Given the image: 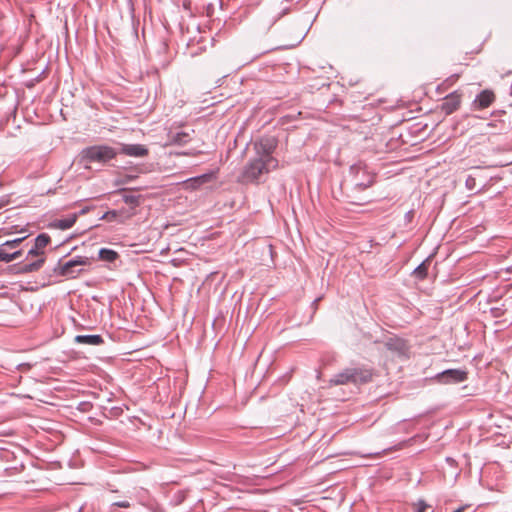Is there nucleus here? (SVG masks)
Masks as SVG:
<instances>
[{
  "instance_id": "f257e3e1",
  "label": "nucleus",
  "mask_w": 512,
  "mask_h": 512,
  "mask_svg": "<svg viewBox=\"0 0 512 512\" xmlns=\"http://www.w3.org/2000/svg\"><path fill=\"white\" fill-rule=\"evenodd\" d=\"M371 378L370 369L363 366H350L334 374L329 380V385L363 384L369 382Z\"/></svg>"
},
{
  "instance_id": "f03ea898",
  "label": "nucleus",
  "mask_w": 512,
  "mask_h": 512,
  "mask_svg": "<svg viewBox=\"0 0 512 512\" xmlns=\"http://www.w3.org/2000/svg\"><path fill=\"white\" fill-rule=\"evenodd\" d=\"M278 166L277 159H263L254 157L243 168L241 178L243 182H257L261 176L270 173Z\"/></svg>"
},
{
  "instance_id": "7ed1b4c3",
  "label": "nucleus",
  "mask_w": 512,
  "mask_h": 512,
  "mask_svg": "<svg viewBox=\"0 0 512 512\" xmlns=\"http://www.w3.org/2000/svg\"><path fill=\"white\" fill-rule=\"evenodd\" d=\"M117 151L107 145H94L82 150L81 160L88 163L105 164L116 157Z\"/></svg>"
},
{
  "instance_id": "20e7f679",
  "label": "nucleus",
  "mask_w": 512,
  "mask_h": 512,
  "mask_svg": "<svg viewBox=\"0 0 512 512\" xmlns=\"http://www.w3.org/2000/svg\"><path fill=\"white\" fill-rule=\"evenodd\" d=\"M90 264V259L85 256H76L64 263H59L55 268V272L61 276L75 278L81 270L76 268L79 266H86Z\"/></svg>"
},
{
  "instance_id": "39448f33",
  "label": "nucleus",
  "mask_w": 512,
  "mask_h": 512,
  "mask_svg": "<svg viewBox=\"0 0 512 512\" xmlns=\"http://www.w3.org/2000/svg\"><path fill=\"white\" fill-rule=\"evenodd\" d=\"M44 252L36 249L34 245L27 253L26 260L30 262L23 263L19 266L18 272L20 273H31L38 271L44 264L45 258L43 257Z\"/></svg>"
},
{
  "instance_id": "423d86ee",
  "label": "nucleus",
  "mask_w": 512,
  "mask_h": 512,
  "mask_svg": "<svg viewBox=\"0 0 512 512\" xmlns=\"http://www.w3.org/2000/svg\"><path fill=\"white\" fill-rule=\"evenodd\" d=\"M435 379L441 384H456L467 379V372L461 369H447L438 373Z\"/></svg>"
},
{
  "instance_id": "0eeeda50",
  "label": "nucleus",
  "mask_w": 512,
  "mask_h": 512,
  "mask_svg": "<svg viewBox=\"0 0 512 512\" xmlns=\"http://www.w3.org/2000/svg\"><path fill=\"white\" fill-rule=\"evenodd\" d=\"M254 148L256 151L255 157H260L265 160L275 159L272 156V153L275 149V141L273 139H269V138L261 139V140L255 142Z\"/></svg>"
},
{
  "instance_id": "6e6552de",
  "label": "nucleus",
  "mask_w": 512,
  "mask_h": 512,
  "mask_svg": "<svg viewBox=\"0 0 512 512\" xmlns=\"http://www.w3.org/2000/svg\"><path fill=\"white\" fill-rule=\"evenodd\" d=\"M461 94L458 91H454L444 98L441 104V110L446 114L450 115L455 112L461 104Z\"/></svg>"
},
{
  "instance_id": "1a4fd4ad",
  "label": "nucleus",
  "mask_w": 512,
  "mask_h": 512,
  "mask_svg": "<svg viewBox=\"0 0 512 512\" xmlns=\"http://www.w3.org/2000/svg\"><path fill=\"white\" fill-rule=\"evenodd\" d=\"M120 152L132 157H144L148 149L142 144H122Z\"/></svg>"
},
{
  "instance_id": "9d476101",
  "label": "nucleus",
  "mask_w": 512,
  "mask_h": 512,
  "mask_svg": "<svg viewBox=\"0 0 512 512\" xmlns=\"http://www.w3.org/2000/svg\"><path fill=\"white\" fill-rule=\"evenodd\" d=\"M134 215V212H127L125 210H110L104 213L100 219L101 220H107V221H120L124 222L126 219L130 218Z\"/></svg>"
},
{
  "instance_id": "9b49d317",
  "label": "nucleus",
  "mask_w": 512,
  "mask_h": 512,
  "mask_svg": "<svg viewBox=\"0 0 512 512\" xmlns=\"http://www.w3.org/2000/svg\"><path fill=\"white\" fill-rule=\"evenodd\" d=\"M78 218V214L74 213L67 218L55 219L50 223V227L59 230H67L74 226Z\"/></svg>"
},
{
  "instance_id": "f8f14e48",
  "label": "nucleus",
  "mask_w": 512,
  "mask_h": 512,
  "mask_svg": "<svg viewBox=\"0 0 512 512\" xmlns=\"http://www.w3.org/2000/svg\"><path fill=\"white\" fill-rule=\"evenodd\" d=\"M494 100V93L490 90H484L476 97L474 103L478 106V108L484 109L489 107Z\"/></svg>"
},
{
  "instance_id": "ddd939ff",
  "label": "nucleus",
  "mask_w": 512,
  "mask_h": 512,
  "mask_svg": "<svg viewBox=\"0 0 512 512\" xmlns=\"http://www.w3.org/2000/svg\"><path fill=\"white\" fill-rule=\"evenodd\" d=\"M74 341L78 344L99 346L103 344L104 340L100 335H77Z\"/></svg>"
},
{
  "instance_id": "4468645a",
  "label": "nucleus",
  "mask_w": 512,
  "mask_h": 512,
  "mask_svg": "<svg viewBox=\"0 0 512 512\" xmlns=\"http://www.w3.org/2000/svg\"><path fill=\"white\" fill-rule=\"evenodd\" d=\"M385 346L387 349L397 353H403L405 350V342L399 338H389L386 341Z\"/></svg>"
},
{
  "instance_id": "2eb2a0df",
  "label": "nucleus",
  "mask_w": 512,
  "mask_h": 512,
  "mask_svg": "<svg viewBox=\"0 0 512 512\" xmlns=\"http://www.w3.org/2000/svg\"><path fill=\"white\" fill-rule=\"evenodd\" d=\"M21 254V250H17L15 252L10 253L8 252L7 247H4L3 245L0 246V261L8 263L18 259L21 256Z\"/></svg>"
},
{
  "instance_id": "dca6fc26",
  "label": "nucleus",
  "mask_w": 512,
  "mask_h": 512,
  "mask_svg": "<svg viewBox=\"0 0 512 512\" xmlns=\"http://www.w3.org/2000/svg\"><path fill=\"white\" fill-rule=\"evenodd\" d=\"M190 140V136L186 132H177L175 134H171L169 136L170 144L183 145L186 144Z\"/></svg>"
},
{
  "instance_id": "f3484780",
  "label": "nucleus",
  "mask_w": 512,
  "mask_h": 512,
  "mask_svg": "<svg viewBox=\"0 0 512 512\" xmlns=\"http://www.w3.org/2000/svg\"><path fill=\"white\" fill-rule=\"evenodd\" d=\"M98 255L102 261H106V262H113L118 258V253L116 251H114L112 249H108V248H101L99 250Z\"/></svg>"
},
{
  "instance_id": "a211bd4d",
  "label": "nucleus",
  "mask_w": 512,
  "mask_h": 512,
  "mask_svg": "<svg viewBox=\"0 0 512 512\" xmlns=\"http://www.w3.org/2000/svg\"><path fill=\"white\" fill-rule=\"evenodd\" d=\"M49 242L50 237L47 234L42 233L35 238L34 245L36 246V249L43 251V249L49 244Z\"/></svg>"
},
{
  "instance_id": "6ab92c4d",
  "label": "nucleus",
  "mask_w": 512,
  "mask_h": 512,
  "mask_svg": "<svg viewBox=\"0 0 512 512\" xmlns=\"http://www.w3.org/2000/svg\"><path fill=\"white\" fill-rule=\"evenodd\" d=\"M208 179H209V175L204 174V175H201V176H198V177H194V178H191V179L187 180L186 184L188 186H191V187L195 188V187H197V186L207 182Z\"/></svg>"
},
{
  "instance_id": "aec40b11",
  "label": "nucleus",
  "mask_w": 512,
  "mask_h": 512,
  "mask_svg": "<svg viewBox=\"0 0 512 512\" xmlns=\"http://www.w3.org/2000/svg\"><path fill=\"white\" fill-rule=\"evenodd\" d=\"M123 201L130 205L133 208L139 205V196L132 195V194H125L123 196Z\"/></svg>"
},
{
  "instance_id": "412c9836",
  "label": "nucleus",
  "mask_w": 512,
  "mask_h": 512,
  "mask_svg": "<svg viewBox=\"0 0 512 512\" xmlns=\"http://www.w3.org/2000/svg\"><path fill=\"white\" fill-rule=\"evenodd\" d=\"M413 274L419 278V279H423L426 277L427 275V265L425 264V262L421 263L420 265H418L414 271H413Z\"/></svg>"
},
{
  "instance_id": "4be33fe9",
  "label": "nucleus",
  "mask_w": 512,
  "mask_h": 512,
  "mask_svg": "<svg viewBox=\"0 0 512 512\" xmlns=\"http://www.w3.org/2000/svg\"><path fill=\"white\" fill-rule=\"evenodd\" d=\"M465 186L466 188L469 190V191H473L477 188V185H476V177L475 176H472V175H469L467 178H466V181H465Z\"/></svg>"
},
{
  "instance_id": "5701e85b",
  "label": "nucleus",
  "mask_w": 512,
  "mask_h": 512,
  "mask_svg": "<svg viewBox=\"0 0 512 512\" xmlns=\"http://www.w3.org/2000/svg\"><path fill=\"white\" fill-rule=\"evenodd\" d=\"M25 239V237H22V238H16L14 240H10V241H6L5 243H3L2 245L4 247H7V248H16L23 240Z\"/></svg>"
},
{
  "instance_id": "b1692460",
  "label": "nucleus",
  "mask_w": 512,
  "mask_h": 512,
  "mask_svg": "<svg viewBox=\"0 0 512 512\" xmlns=\"http://www.w3.org/2000/svg\"><path fill=\"white\" fill-rule=\"evenodd\" d=\"M428 505L424 501H419L415 512H425Z\"/></svg>"
},
{
  "instance_id": "393cba45",
  "label": "nucleus",
  "mask_w": 512,
  "mask_h": 512,
  "mask_svg": "<svg viewBox=\"0 0 512 512\" xmlns=\"http://www.w3.org/2000/svg\"><path fill=\"white\" fill-rule=\"evenodd\" d=\"M114 505L121 507V508H129L130 507V503L128 501H119V502H116Z\"/></svg>"
},
{
  "instance_id": "a878e982",
  "label": "nucleus",
  "mask_w": 512,
  "mask_h": 512,
  "mask_svg": "<svg viewBox=\"0 0 512 512\" xmlns=\"http://www.w3.org/2000/svg\"><path fill=\"white\" fill-rule=\"evenodd\" d=\"M372 179H370L367 183H356L357 187H360L361 189H365L369 187L372 184Z\"/></svg>"
},
{
  "instance_id": "bb28decb",
  "label": "nucleus",
  "mask_w": 512,
  "mask_h": 512,
  "mask_svg": "<svg viewBox=\"0 0 512 512\" xmlns=\"http://www.w3.org/2000/svg\"><path fill=\"white\" fill-rule=\"evenodd\" d=\"M469 509H470V505H463V506H460L459 508H457L453 512H467Z\"/></svg>"
},
{
  "instance_id": "cd10ccee",
  "label": "nucleus",
  "mask_w": 512,
  "mask_h": 512,
  "mask_svg": "<svg viewBox=\"0 0 512 512\" xmlns=\"http://www.w3.org/2000/svg\"><path fill=\"white\" fill-rule=\"evenodd\" d=\"M88 211H89V207H84L83 209H81V210H80V212L78 213V215H84V214H86Z\"/></svg>"
},
{
  "instance_id": "c85d7f7f",
  "label": "nucleus",
  "mask_w": 512,
  "mask_h": 512,
  "mask_svg": "<svg viewBox=\"0 0 512 512\" xmlns=\"http://www.w3.org/2000/svg\"><path fill=\"white\" fill-rule=\"evenodd\" d=\"M446 461H447L450 465H454V463H455V460H454L452 457H446Z\"/></svg>"
},
{
  "instance_id": "c756f323",
  "label": "nucleus",
  "mask_w": 512,
  "mask_h": 512,
  "mask_svg": "<svg viewBox=\"0 0 512 512\" xmlns=\"http://www.w3.org/2000/svg\"><path fill=\"white\" fill-rule=\"evenodd\" d=\"M418 439H419V437L411 439L413 442H412V443H410V445H416V444H418Z\"/></svg>"
},
{
  "instance_id": "7c9ffc66",
  "label": "nucleus",
  "mask_w": 512,
  "mask_h": 512,
  "mask_svg": "<svg viewBox=\"0 0 512 512\" xmlns=\"http://www.w3.org/2000/svg\"><path fill=\"white\" fill-rule=\"evenodd\" d=\"M386 451H387V450H382V452H376V453H374L373 455H375V456H380V455L384 454Z\"/></svg>"
},
{
  "instance_id": "2f4dec72",
  "label": "nucleus",
  "mask_w": 512,
  "mask_h": 512,
  "mask_svg": "<svg viewBox=\"0 0 512 512\" xmlns=\"http://www.w3.org/2000/svg\"><path fill=\"white\" fill-rule=\"evenodd\" d=\"M21 451H22L23 453H26V452H28L29 450L22 449Z\"/></svg>"
}]
</instances>
